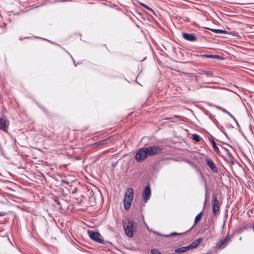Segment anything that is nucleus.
I'll return each instance as SVG.
<instances>
[{
  "label": "nucleus",
  "instance_id": "1",
  "mask_svg": "<svg viewBox=\"0 0 254 254\" xmlns=\"http://www.w3.org/2000/svg\"><path fill=\"white\" fill-rule=\"evenodd\" d=\"M133 189L132 188L127 189L125 192L124 202L126 210H128L130 207L133 198Z\"/></svg>",
  "mask_w": 254,
  "mask_h": 254
},
{
  "label": "nucleus",
  "instance_id": "2",
  "mask_svg": "<svg viewBox=\"0 0 254 254\" xmlns=\"http://www.w3.org/2000/svg\"><path fill=\"white\" fill-rule=\"evenodd\" d=\"M134 224V222L132 221H128L123 223L125 233L129 238H132L133 236Z\"/></svg>",
  "mask_w": 254,
  "mask_h": 254
},
{
  "label": "nucleus",
  "instance_id": "3",
  "mask_svg": "<svg viewBox=\"0 0 254 254\" xmlns=\"http://www.w3.org/2000/svg\"><path fill=\"white\" fill-rule=\"evenodd\" d=\"M88 234L89 235V238L100 244H104V240L103 238V237L101 236L99 232H94L93 231L89 230L88 231Z\"/></svg>",
  "mask_w": 254,
  "mask_h": 254
},
{
  "label": "nucleus",
  "instance_id": "4",
  "mask_svg": "<svg viewBox=\"0 0 254 254\" xmlns=\"http://www.w3.org/2000/svg\"><path fill=\"white\" fill-rule=\"evenodd\" d=\"M231 241V237L227 235L225 238L221 239L216 244V248L217 249H223L225 248Z\"/></svg>",
  "mask_w": 254,
  "mask_h": 254
},
{
  "label": "nucleus",
  "instance_id": "5",
  "mask_svg": "<svg viewBox=\"0 0 254 254\" xmlns=\"http://www.w3.org/2000/svg\"><path fill=\"white\" fill-rule=\"evenodd\" d=\"M148 156H153L162 152L163 148L156 145L145 147Z\"/></svg>",
  "mask_w": 254,
  "mask_h": 254
},
{
  "label": "nucleus",
  "instance_id": "6",
  "mask_svg": "<svg viewBox=\"0 0 254 254\" xmlns=\"http://www.w3.org/2000/svg\"><path fill=\"white\" fill-rule=\"evenodd\" d=\"M148 156L145 147H143L139 149L136 152L135 158L137 162H141L144 161Z\"/></svg>",
  "mask_w": 254,
  "mask_h": 254
},
{
  "label": "nucleus",
  "instance_id": "7",
  "mask_svg": "<svg viewBox=\"0 0 254 254\" xmlns=\"http://www.w3.org/2000/svg\"><path fill=\"white\" fill-rule=\"evenodd\" d=\"M212 211L214 215H217L219 212L220 208V203L217 199V195L216 194L212 195Z\"/></svg>",
  "mask_w": 254,
  "mask_h": 254
},
{
  "label": "nucleus",
  "instance_id": "8",
  "mask_svg": "<svg viewBox=\"0 0 254 254\" xmlns=\"http://www.w3.org/2000/svg\"><path fill=\"white\" fill-rule=\"evenodd\" d=\"M151 194V190L149 185H147L144 189L142 193V197L145 202L150 198Z\"/></svg>",
  "mask_w": 254,
  "mask_h": 254
},
{
  "label": "nucleus",
  "instance_id": "9",
  "mask_svg": "<svg viewBox=\"0 0 254 254\" xmlns=\"http://www.w3.org/2000/svg\"><path fill=\"white\" fill-rule=\"evenodd\" d=\"M182 37L184 39L190 42H194L197 40L196 37L193 33H182Z\"/></svg>",
  "mask_w": 254,
  "mask_h": 254
},
{
  "label": "nucleus",
  "instance_id": "10",
  "mask_svg": "<svg viewBox=\"0 0 254 254\" xmlns=\"http://www.w3.org/2000/svg\"><path fill=\"white\" fill-rule=\"evenodd\" d=\"M202 241L203 239L201 238H199L194 240L190 245L188 246L189 250L196 248L202 243Z\"/></svg>",
  "mask_w": 254,
  "mask_h": 254
},
{
  "label": "nucleus",
  "instance_id": "11",
  "mask_svg": "<svg viewBox=\"0 0 254 254\" xmlns=\"http://www.w3.org/2000/svg\"><path fill=\"white\" fill-rule=\"evenodd\" d=\"M0 129L7 132V122L2 118H0Z\"/></svg>",
  "mask_w": 254,
  "mask_h": 254
},
{
  "label": "nucleus",
  "instance_id": "12",
  "mask_svg": "<svg viewBox=\"0 0 254 254\" xmlns=\"http://www.w3.org/2000/svg\"><path fill=\"white\" fill-rule=\"evenodd\" d=\"M206 161L208 166L215 172H217V169L213 161L209 159H206Z\"/></svg>",
  "mask_w": 254,
  "mask_h": 254
},
{
  "label": "nucleus",
  "instance_id": "13",
  "mask_svg": "<svg viewBox=\"0 0 254 254\" xmlns=\"http://www.w3.org/2000/svg\"><path fill=\"white\" fill-rule=\"evenodd\" d=\"M189 250V249L188 248V247L186 246L177 249L175 250V252L176 253H185Z\"/></svg>",
  "mask_w": 254,
  "mask_h": 254
},
{
  "label": "nucleus",
  "instance_id": "14",
  "mask_svg": "<svg viewBox=\"0 0 254 254\" xmlns=\"http://www.w3.org/2000/svg\"><path fill=\"white\" fill-rule=\"evenodd\" d=\"M209 140H210V141L211 142V143L212 144V146H213V147L214 150L215 151V152H219V149L217 146L216 142H215V141L212 138L210 139Z\"/></svg>",
  "mask_w": 254,
  "mask_h": 254
},
{
  "label": "nucleus",
  "instance_id": "15",
  "mask_svg": "<svg viewBox=\"0 0 254 254\" xmlns=\"http://www.w3.org/2000/svg\"><path fill=\"white\" fill-rule=\"evenodd\" d=\"M211 30L216 33H222V34H227V32L225 30H220V29H211Z\"/></svg>",
  "mask_w": 254,
  "mask_h": 254
},
{
  "label": "nucleus",
  "instance_id": "16",
  "mask_svg": "<svg viewBox=\"0 0 254 254\" xmlns=\"http://www.w3.org/2000/svg\"><path fill=\"white\" fill-rule=\"evenodd\" d=\"M202 212H200L196 217L194 220V224H196L201 217Z\"/></svg>",
  "mask_w": 254,
  "mask_h": 254
},
{
  "label": "nucleus",
  "instance_id": "17",
  "mask_svg": "<svg viewBox=\"0 0 254 254\" xmlns=\"http://www.w3.org/2000/svg\"><path fill=\"white\" fill-rule=\"evenodd\" d=\"M201 74H205L207 77H211L213 74L210 71H203Z\"/></svg>",
  "mask_w": 254,
  "mask_h": 254
},
{
  "label": "nucleus",
  "instance_id": "18",
  "mask_svg": "<svg viewBox=\"0 0 254 254\" xmlns=\"http://www.w3.org/2000/svg\"><path fill=\"white\" fill-rule=\"evenodd\" d=\"M192 139L196 142H199L200 141V136L197 134H193L192 135Z\"/></svg>",
  "mask_w": 254,
  "mask_h": 254
},
{
  "label": "nucleus",
  "instance_id": "19",
  "mask_svg": "<svg viewBox=\"0 0 254 254\" xmlns=\"http://www.w3.org/2000/svg\"><path fill=\"white\" fill-rule=\"evenodd\" d=\"M140 4L143 7L149 10L150 11L153 12V9L149 7L148 6H147L146 4L143 3H140Z\"/></svg>",
  "mask_w": 254,
  "mask_h": 254
},
{
  "label": "nucleus",
  "instance_id": "20",
  "mask_svg": "<svg viewBox=\"0 0 254 254\" xmlns=\"http://www.w3.org/2000/svg\"><path fill=\"white\" fill-rule=\"evenodd\" d=\"M203 56L208 58H218L219 56L216 55H204Z\"/></svg>",
  "mask_w": 254,
  "mask_h": 254
},
{
  "label": "nucleus",
  "instance_id": "21",
  "mask_svg": "<svg viewBox=\"0 0 254 254\" xmlns=\"http://www.w3.org/2000/svg\"><path fill=\"white\" fill-rule=\"evenodd\" d=\"M216 108L219 110H221V111H222L223 113H228V111H227L225 108L222 107H220V106H217L216 107Z\"/></svg>",
  "mask_w": 254,
  "mask_h": 254
},
{
  "label": "nucleus",
  "instance_id": "22",
  "mask_svg": "<svg viewBox=\"0 0 254 254\" xmlns=\"http://www.w3.org/2000/svg\"><path fill=\"white\" fill-rule=\"evenodd\" d=\"M151 254H162L159 251L156 249H152L151 250Z\"/></svg>",
  "mask_w": 254,
  "mask_h": 254
},
{
  "label": "nucleus",
  "instance_id": "23",
  "mask_svg": "<svg viewBox=\"0 0 254 254\" xmlns=\"http://www.w3.org/2000/svg\"><path fill=\"white\" fill-rule=\"evenodd\" d=\"M181 234H179V233H176V232H174V233H171L170 235H167L166 236L167 237H171V236H176V235H180Z\"/></svg>",
  "mask_w": 254,
  "mask_h": 254
},
{
  "label": "nucleus",
  "instance_id": "24",
  "mask_svg": "<svg viewBox=\"0 0 254 254\" xmlns=\"http://www.w3.org/2000/svg\"><path fill=\"white\" fill-rule=\"evenodd\" d=\"M106 141V140H103L101 141H99L97 143L98 144H103L104 143V142Z\"/></svg>",
  "mask_w": 254,
  "mask_h": 254
},
{
  "label": "nucleus",
  "instance_id": "25",
  "mask_svg": "<svg viewBox=\"0 0 254 254\" xmlns=\"http://www.w3.org/2000/svg\"><path fill=\"white\" fill-rule=\"evenodd\" d=\"M227 114L231 118L235 119L234 117L229 112H228Z\"/></svg>",
  "mask_w": 254,
  "mask_h": 254
},
{
  "label": "nucleus",
  "instance_id": "26",
  "mask_svg": "<svg viewBox=\"0 0 254 254\" xmlns=\"http://www.w3.org/2000/svg\"><path fill=\"white\" fill-rule=\"evenodd\" d=\"M56 203H57V204L59 206L60 208H62V206H61V203H60L59 201H57V200H56Z\"/></svg>",
  "mask_w": 254,
  "mask_h": 254
},
{
  "label": "nucleus",
  "instance_id": "27",
  "mask_svg": "<svg viewBox=\"0 0 254 254\" xmlns=\"http://www.w3.org/2000/svg\"><path fill=\"white\" fill-rule=\"evenodd\" d=\"M5 214V213H4V212H0V216H3Z\"/></svg>",
  "mask_w": 254,
  "mask_h": 254
},
{
  "label": "nucleus",
  "instance_id": "28",
  "mask_svg": "<svg viewBox=\"0 0 254 254\" xmlns=\"http://www.w3.org/2000/svg\"><path fill=\"white\" fill-rule=\"evenodd\" d=\"M63 182L64 183H65V184H68V182H65V181H63Z\"/></svg>",
  "mask_w": 254,
  "mask_h": 254
},
{
  "label": "nucleus",
  "instance_id": "29",
  "mask_svg": "<svg viewBox=\"0 0 254 254\" xmlns=\"http://www.w3.org/2000/svg\"><path fill=\"white\" fill-rule=\"evenodd\" d=\"M206 199H205V202H204V205H205L206 204Z\"/></svg>",
  "mask_w": 254,
  "mask_h": 254
}]
</instances>
